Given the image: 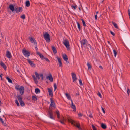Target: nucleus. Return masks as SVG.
I'll use <instances>...</instances> for the list:
<instances>
[{
    "label": "nucleus",
    "mask_w": 130,
    "mask_h": 130,
    "mask_svg": "<svg viewBox=\"0 0 130 130\" xmlns=\"http://www.w3.org/2000/svg\"><path fill=\"white\" fill-rule=\"evenodd\" d=\"M15 89L17 91H19L21 95H23L24 92V88L23 86L19 87V85H16L15 86Z\"/></svg>",
    "instance_id": "1"
},
{
    "label": "nucleus",
    "mask_w": 130,
    "mask_h": 130,
    "mask_svg": "<svg viewBox=\"0 0 130 130\" xmlns=\"http://www.w3.org/2000/svg\"><path fill=\"white\" fill-rule=\"evenodd\" d=\"M68 121L71 123L72 124L74 125V126L77 127L79 130H82V129L80 127V125L79 123L75 122L74 121L71 119H69Z\"/></svg>",
    "instance_id": "2"
},
{
    "label": "nucleus",
    "mask_w": 130,
    "mask_h": 130,
    "mask_svg": "<svg viewBox=\"0 0 130 130\" xmlns=\"http://www.w3.org/2000/svg\"><path fill=\"white\" fill-rule=\"evenodd\" d=\"M43 36L47 42H49L50 41V35L48 32H46L43 34Z\"/></svg>",
    "instance_id": "3"
},
{
    "label": "nucleus",
    "mask_w": 130,
    "mask_h": 130,
    "mask_svg": "<svg viewBox=\"0 0 130 130\" xmlns=\"http://www.w3.org/2000/svg\"><path fill=\"white\" fill-rule=\"evenodd\" d=\"M22 52L23 55L26 57H28L30 55V53L29 52L27 51L26 49L22 50Z\"/></svg>",
    "instance_id": "4"
},
{
    "label": "nucleus",
    "mask_w": 130,
    "mask_h": 130,
    "mask_svg": "<svg viewBox=\"0 0 130 130\" xmlns=\"http://www.w3.org/2000/svg\"><path fill=\"white\" fill-rule=\"evenodd\" d=\"M81 43L82 46H83L84 47H85L87 48H88V47H86L88 44L86 40L84 39L82 40Z\"/></svg>",
    "instance_id": "5"
},
{
    "label": "nucleus",
    "mask_w": 130,
    "mask_h": 130,
    "mask_svg": "<svg viewBox=\"0 0 130 130\" xmlns=\"http://www.w3.org/2000/svg\"><path fill=\"white\" fill-rule=\"evenodd\" d=\"M63 43L68 50L70 49L69 42L67 39H65L64 40Z\"/></svg>",
    "instance_id": "6"
},
{
    "label": "nucleus",
    "mask_w": 130,
    "mask_h": 130,
    "mask_svg": "<svg viewBox=\"0 0 130 130\" xmlns=\"http://www.w3.org/2000/svg\"><path fill=\"white\" fill-rule=\"evenodd\" d=\"M51 104L50 105L49 109H52L51 108L53 107L54 109L55 108V104L54 101L52 99V98L50 99Z\"/></svg>",
    "instance_id": "7"
},
{
    "label": "nucleus",
    "mask_w": 130,
    "mask_h": 130,
    "mask_svg": "<svg viewBox=\"0 0 130 130\" xmlns=\"http://www.w3.org/2000/svg\"><path fill=\"white\" fill-rule=\"evenodd\" d=\"M15 6L14 5L12 4H10L9 5V8L12 12L14 11L15 10V7H14Z\"/></svg>",
    "instance_id": "8"
},
{
    "label": "nucleus",
    "mask_w": 130,
    "mask_h": 130,
    "mask_svg": "<svg viewBox=\"0 0 130 130\" xmlns=\"http://www.w3.org/2000/svg\"><path fill=\"white\" fill-rule=\"evenodd\" d=\"M22 8L21 7H15V11L17 13H18L20 12H22Z\"/></svg>",
    "instance_id": "9"
},
{
    "label": "nucleus",
    "mask_w": 130,
    "mask_h": 130,
    "mask_svg": "<svg viewBox=\"0 0 130 130\" xmlns=\"http://www.w3.org/2000/svg\"><path fill=\"white\" fill-rule=\"evenodd\" d=\"M48 113L49 117L51 119H53V115L52 109H49Z\"/></svg>",
    "instance_id": "10"
},
{
    "label": "nucleus",
    "mask_w": 130,
    "mask_h": 130,
    "mask_svg": "<svg viewBox=\"0 0 130 130\" xmlns=\"http://www.w3.org/2000/svg\"><path fill=\"white\" fill-rule=\"evenodd\" d=\"M71 75L73 82H74L77 80V77L75 73H71Z\"/></svg>",
    "instance_id": "11"
},
{
    "label": "nucleus",
    "mask_w": 130,
    "mask_h": 130,
    "mask_svg": "<svg viewBox=\"0 0 130 130\" xmlns=\"http://www.w3.org/2000/svg\"><path fill=\"white\" fill-rule=\"evenodd\" d=\"M29 39L30 40V41L32 43H34L35 45H37V43L36 40L32 37H29Z\"/></svg>",
    "instance_id": "12"
},
{
    "label": "nucleus",
    "mask_w": 130,
    "mask_h": 130,
    "mask_svg": "<svg viewBox=\"0 0 130 130\" xmlns=\"http://www.w3.org/2000/svg\"><path fill=\"white\" fill-rule=\"evenodd\" d=\"M6 56L8 58H10L12 57V56L10 52L7 51L6 53Z\"/></svg>",
    "instance_id": "13"
},
{
    "label": "nucleus",
    "mask_w": 130,
    "mask_h": 130,
    "mask_svg": "<svg viewBox=\"0 0 130 130\" xmlns=\"http://www.w3.org/2000/svg\"><path fill=\"white\" fill-rule=\"evenodd\" d=\"M46 78L49 79L50 81L51 82L53 81V78L51 74H50L48 76H46Z\"/></svg>",
    "instance_id": "14"
},
{
    "label": "nucleus",
    "mask_w": 130,
    "mask_h": 130,
    "mask_svg": "<svg viewBox=\"0 0 130 130\" xmlns=\"http://www.w3.org/2000/svg\"><path fill=\"white\" fill-rule=\"evenodd\" d=\"M48 91L49 95L52 97L53 96V93L52 91V89L50 88H48Z\"/></svg>",
    "instance_id": "15"
},
{
    "label": "nucleus",
    "mask_w": 130,
    "mask_h": 130,
    "mask_svg": "<svg viewBox=\"0 0 130 130\" xmlns=\"http://www.w3.org/2000/svg\"><path fill=\"white\" fill-rule=\"evenodd\" d=\"M57 58L59 62L58 64L59 66L61 67H62V63L61 62V59L59 58L58 57H57Z\"/></svg>",
    "instance_id": "16"
},
{
    "label": "nucleus",
    "mask_w": 130,
    "mask_h": 130,
    "mask_svg": "<svg viewBox=\"0 0 130 130\" xmlns=\"http://www.w3.org/2000/svg\"><path fill=\"white\" fill-rule=\"evenodd\" d=\"M37 53L38 55L40 56V58L41 59H43L45 58L44 56L40 52L37 51Z\"/></svg>",
    "instance_id": "17"
},
{
    "label": "nucleus",
    "mask_w": 130,
    "mask_h": 130,
    "mask_svg": "<svg viewBox=\"0 0 130 130\" xmlns=\"http://www.w3.org/2000/svg\"><path fill=\"white\" fill-rule=\"evenodd\" d=\"M27 61L28 63L30 64L31 65L32 67H35V64L33 63L32 61H31L30 60L28 59Z\"/></svg>",
    "instance_id": "18"
},
{
    "label": "nucleus",
    "mask_w": 130,
    "mask_h": 130,
    "mask_svg": "<svg viewBox=\"0 0 130 130\" xmlns=\"http://www.w3.org/2000/svg\"><path fill=\"white\" fill-rule=\"evenodd\" d=\"M71 103L72 104L71 105V107L72 109H73V111H76V108L75 105H73L72 101Z\"/></svg>",
    "instance_id": "19"
},
{
    "label": "nucleus",
    "mask_w": 130,
    "mask_h": 130,
    "mask_svg": "<svg viewBox=\"0 0 130 130\" xmlns=\"http://www.w3.org/2000/svg\"><path fill=\"white\" fill-rule=\"evenodd\" d=\"M65 95L67 99H68L69 100H70L71 101H72L71 99V98L70 96L68 94V93H65Z\"/></svg>",
    "instance_id": "20"
},
{
    "label": "nucleus",
    "mask_w": 130,
    "mask_h": 130,
    "mask_svg": "<svg viewBox=\"0 0 130 130\" xmlns=\"http://www.w3.org/2000/svg\"><path fill=\"white\" fill-rule=\"evenodd\" d=\"M0 65L2 66L3 68H4L5 70L6 68V65L2 62H1L0 63Z\"/></svg>",
    "instance_id": "21"
},
{
    "label": "nucleus",
    "mask_w": 130,
    "mask_h": 130,
    "mask_svg": "<svg viewBox=\"0 0 130 130\" xmlns=\"http://www.w3.org/2000/svg\"><path fill=\"white\" fill-rule=\"evenodd\" d=\"M52 47L54 54L56 53H57V51L55 47L54 46H52Z\"/></svg>",
    "instance_id": "22"
},
{
    "label": "nucleus",
    "mask_w": 130,
    "mask_h": 130,
    "mask_svg": "<svg viewBox=\"0 0 130 130\" xmlns=\"http://www.w3.org/2000/svg\"><path fill=\"white\" fill-rule=\"evenodd\" d=\"M101 126L102 128L104 129H106L107 128L106 125L103 123H102L101 124Z\"/></svg>",
    "instance_id": "23"
},
{
    "label": "nucleus",
    "mask_w": 130,
    "mask_h": 130,
    "mask_svg": "<svg viewBox=\"0 0 130 130\" xmlns=\"http://www.w3.org/2000/svg\"><path fill=\"white\" fill-rule=\"evenodd\" d=\"M63 57L64 60L65 61H67L68 60V58L67 55L66 54L63 55Z\"/></svg>",
    "instance_id": "24"
},
{
    "label": "nucleus",
    "mask_w": 130,
    "mask_h": 130,
    "mask_svg": "<svg viewBox=\"0 0 130 130\" xmlns=\"http://www.w3.org/2000/svg\"><path fill=\"white\" fill-rule=\"evenodd\" d=\"M35 93L36 94H38V93H39L40 92V90L38 88H36L35 89Z\"/></svg>",
    "instance_id": "25"
},
{
    "label": "nucleus",
    "mask_w": 130,
    "mask_h": 130,
    "mask_svg": "<svg viewBox=\"0 0 130 130\" xmlns=\"http://www.w3.org/2000/svg\"><path fill=\"white\" fill-rule=\"evenodd\" d=\"M27 7H29L30 5V3L29 1H27L25 3Z\"/></svg>",
    "instance_id": "26"
},
{
    "label": "nucleus",
    "mask_w": 130,
    "mask_h": 130,
    "mask_svg": "<svg viewBox=\"0 0 130 130\" xmlns=\"http://www.w3.org/2000/svg\"><path fill=\"white\" fill-rule=\"evenodd\" d=\"M17 98L19 102L22 101V97L21 95H19L17 96Z\"/></svg>",
    "instance_id": "27"
},
{
    "label": "nucleus",
    "mask_w": 130,
    "mask_h": 130,
    "mask_svg": "<svg viewBox=\"0 0 130 130\" xmlns=\"http://www.w3.org/2000/svg\"><path fill=\"white\" fill-rule=\"evenodd\" d=\"M112 23L114 27L117 28H118V27L117 26V24L114 22H112Z\"/></svg>",
    "instance_id": "28"
},
{
    "label": "nucleus",
    "mask_w": 130,
    "mask_h": 130,
    "mask_svg": "<svg viewBox=\"0 0 130 130\" xmlns=\"http://www.w3.org/2000/svg\"><path fill=\"white\" fill-rule=\"evenodd\" d=\"M6 79L8 80V81L10 83H12V81L11 80V79L10 78L8 77H6Z\"/></svg>",
    "instance_id": "29"
},
{
    "label": "nucleus",
    "mask_w": 130,
    "mask_h": 130,
    "mask_svg": "<svg viewBox=\"0 0 130 130\" xmlns=\"http://www.w3.org/2000/svg\"><path fill=\"white\" fill-rule=\"evenodd\" d=\"M56 113L57 114V118H59L60 114L59 111L58 110H57L56 112Z\"/></svg>",
    "instance_id": "30"
},
{
    "label": "nucleus",
    "mask_w": 130,
    "mask_h": 130,
    "mask_svg": "<svg viewBox=\"0 0 130 130\" xmlns=\"http://www.w3.org/2000/svg\"><path fill=\"white\" fill-rule=\"evenodd\" d=\"M21 106H24L25 105V103L22 101L19 102Z\"/></svg>",
    "instance_id": "31"
},
{
    "label": "nucleus",
    "mask_w": 130,
    "mask_h": 130,
    "mask_svg": "<svg viewBox=\"0 0 130 130\" xmlns=\"http://www.w3.org/2000/svg\"><path fill=\"white\" fill-rule=\"evenodd\" d=\"M87 65L88 67V70H90L91 67V64L89 63L88 62L87 63Z\"/></svg>",
    "instance_id": "32"
},
{
    "label": "nucleus",
    "mask_w": 130,
    "mask_h": 130,
    "mask_svg": "<svg viewBox=\"0 0 130 130\" xmlns=\"http://www.w3.org/2000/svg\"><path fill=\"white\" fill-rule=\"evenodd\" d=\"M35 74L37 78L38 79H40V77H39V75L38 74V73H37V72H35Z\"/></svg>",
    "instance_id": "33"
},
{
    "label": "nucleus",
    "mask_w": 130,
    "mask_h": 130,
    "mask_svg": "<svg viewBox=\"0 0 130 130\" xmlns=\"http://www.w3.org/2000/svg\"><path fill=\"white\" fill-rule=\"evenodd\" d=\"M81 20L82 21L83 25L84 27L85 26H86L85 23V21H84V20L83 19H81Z\"/></svg>",
    "instance_id": "34"
},
{
    "label": "nucleus",
    "mask_w": 130,
    "mask_h": 130,
    "mask_svg": "<svg viewBox=\"0 0 130 130\" xmlns=\"http://www.w3.org/2000/svg\"><path fill=\"white\" fill-rule=\"evenodd\" d=\"M77 6L76 5H75L74 6H72L71 7L72 8H74V10H75L76 9V8H77Z\"/></svg>",
    "instance_id": "35"
},
{
    "label": "nucleus",
    "mask_w": 130,
    "mask_h": 130,
    "mask_svg": "<svg viewBox=\"0 0 130 130\" xmlns=\"http://www.w3.org/2000/svg\"><path fill=\"white\" fill-rule=\"evenodd\" d=\"M32 99L34 101L36 100H37V98L36 96H32Z\"/></svg>",
    "instance_id": "36"
},
{
    "label": "nucleus",
    "mask_w": 130,
    "mask_h": 130,
    "mask_svg": "<svg viewBox=\"0 0 130 130\" xmlns=\"http://www.w3.org/2000/svg\"><path fill=\"white\" fill-rule=\"evenodd\" d=\"M113 51L114 54V56L115 57L117 55V52L114 49L113 50Z\"/></svg>",
    "instance_id": "37"
},
{
    "label": "nucleus",
    "mask_w": 130,
    "mask_h": 130,
    "mask_svg": "<svg viewBox=\"0 0 130 130\" xmlns=\"http://www.w3.org/2000/svg\"><path fill=\"white\" fill-rule=\"evenodd\" d=\"M77 24L78 27V29L80 30L81 28H80V24L79 23H78V22L77 23Z\"/></svg>",
    "instance_id": "38"
},
{
    "label": "nucleus",
    "mask_w": 130,
    "mask_h": 130,
    "mask_svg": "<svg viewBox=\"0 0 130 130\" xmlns=\"http://www.w3.org/2000/svg\"><path fill=\"white\" fill-rule=\"evenodd\" d=\"M15 103L18 106H20L19 104L17 99L15 100Z\"/></svg>",
    "instance_id": "39"
},
{
    "label": "nucleus",
    "mask_w": 130,
    "mask_h": 130,
    "mask_svg": "<svg viewBox=\"0 0 130 130\" xmlns=\"http://www.w3.org/2000/svg\"><path fill=\"white\" fill-rule=\"evenodd\" d=\"M92 127L93 130H97V129L95 127V126L94 125H92Z\"/></svg>",
    "instance_id": "40"
},
{
    "label": "nucleus",
    "mask_w": 130,
    "mask_h": 130,
    "mask_svg": "<svg viewBox=\"0 0 130 130\" xmlns=\"http://www.w3.org/2000/svg\"><path fill=\"white\" fill-rule=\"evenodd\" d=\"M54 91H55L57 88V86L56 84L55 83L54 84Z\"/></svg>",
    "instance_id": "41"
},
{
    "label": "nucleus",
    "mask_w": 130,
    "mask_h": 130,
    "mask_svg": "<svg viewBox=\"0 0 130 130\" xmlns=\"http://www.w3.org/2000/svg\"><path fill=\"white\" fill-rule=\"evenodd\" d=\"M0 121L2 123L3 125H5V124L4 123V121H3V119L1 118H0Z\"/></svg>",
    "instance_id": "42"
},
{
    "label": "nucleus",
    "mask_w": 130,
    "mask_h": 130,
    "mask_svg": "<svg viewBox=\"0 0 130 130\" xmlns=\"http://www.w3.org/2000/svg\"><path fill=\"white\" fill-rule=\"evenodd\" d=\"M40 76L42 80H43V74H40Z\"/></svg>",
    "instance_id": "43"
},
{
    "label": "nucleus",
    "mask_w": 130,
    "mask_h": 130,
    "mask_svg": "<svg viewBox=\"0 0 130 130\" xmlns=\"http://www.w3.org/2000/svg\"><path fill=\"white\" fill-rule=\"evenodd\" d=\"M21 17L22 19H25V16L24 14L21 16Z\"/></svg>",
    "instance_id": "44"
},
{
    "label": "nucleus",
    "mask_w": 130,
    "mask_h": 130,
    "mask_svg": "<svg viewBox=\"0 0 130 130\" xmlns=\"http://www.w3.org/2000/svg\"><path fill=\"white\" fill-rule=\"evenodd\" d=\"M59 121L62 124H64V121H62L61 120H60Z\"/></svg>",
    "instance_id": "45"
},
{
    "label": "nucleus",
    "mask_w": 130,
    "mask_h": 130,
    "mask_svg": "<svg viewBox=\"0 0 130 130\" xmlns=\"http://www.w3.org/2000/svg\"><path fill=\"white\" fill-rule=\"evenodd\" d=\"M127 93L128 95H129V94L130 93V90L128 88L127 89Z\"/></svg>",
    "instance_id": "46"
},
{
    "label": "nucleus",
    "mask_w": 130,
    "mask_h": 130,
    "mask_svg": "<svg viewBox=\"0 0 130 130\" xmlns=\"http://www.w3.org/2000/svg\"><path fill=\"white\" fill-rule=\"evenodd\" d=\"M79 83H80V85L81 86H82L83 85V84H82V80H81V79H80L79 80Z\"/></svg>",
    "instance_id": "47"
},
{
    "label": "nucleus",
    "mask_w": 130,
    "mask_h": 130,
    "mask_svg": "<svg viewBox=\"0 0 130 130\" xmlns=\"http://www.w3.org/2000/svg\"><path fill=\"white\" fill-rule=\"evenodd\" d=\"M34 79V82H35V83L36 84H37L38 83V81H37V79L36 78H35Z\"/></svg>",
    "instance_id": "48"
},
{
    "label": "nucleus",
    "mask_w": 130,
    "mask_h": 130,
    "mask_svg": "<svg viewBox=\"0 0 130 130\" xmlns=\"http://www.w3.org/2000/svg\"><path fill=\"white\" fill-rule=\"evenodd\" d=\"M101 108H102V111H103V112L104 113H105V111L104 108L103 107H101Z\"/></svg>",
    "instance_id": "49"
},
{
    "label": "nucleus",
    "mask_w": 130,
    "mask_h": 130,
    "mask_svg": "<svg viewBox=\"0 0 130 130\" xmlns=\"http://www.w3.org/2000/svg\"><path fill=\"white\" fill-rule=\"evenodd\" d=\"M98 95L100 98H102V96L101 95V93L99 92L98 94Z\"/></svg>",
    "instance_id": "50"
},
{
    "label": "nucleus",
    "mask_w": 130,
    "mask_h": 130,
    "mask_svg": "<svg viewBox=\"0 0 130 130\" xmlns=\"http://www.w3.org/2000/svg\"><path fill=\"white\" fill-rule=\"evenodd\" d=\"M88 115L90 117L92 118L93 116L92 114H90L89 115Z\"/></svg>",
    "instance_id": "51"
},
{
    "label": "nucleus",
    "mask_w": 130,
    "mask_h": 130,
    "mask_svg": "<svg viewBox=\"0 0 130 130\" xmlns=\"http://www.w3.org/2000/svg\"><path fill=\"white\" fill-rule=\"evenodd\" d=\"M110 33L113 36H115V34H114V33L113 32H112V31H110Z\"/></svg>",
    "instance_id": "52"
},
{
    "label": "nucleus",
    "mask_w": 130,
    "mask_h": 130,
    "mask_svg": "<svg viewBox=\"0 0 130 130\" xmlns=\"http://www.w3.org/2000/svg\"><path fill=\"white\" fill-rule=\"evenodd\" d=\"M45 60L46 61L49 62H50V61H49V59L47 58H45Z\"/></svg>",
    "instance_id": "53"
},
{
    "label": "nucleus",
    "mask_w": 130,
    "mask_h": 130,
    "mask_svg": "<svg viewBox=\"0 0 130 130\" xmlns=\"http://www.w3.org/2000/svg\"><path fill=\"white\" fill-rule=\"evenodd\" d=\"M61 120L63 121H66L65 119L64 118V117L63 118L61 119Z\"/></svg>",
    "instance_id": "54"
},
{
    "label": "nucleus",
    "mask_w": 130,
    "mask_h": 130,
    "mask_svg": "<svg viewBox=\"0 0 130 130\" xmlns=\"http://www.w3.org/2000/svg\"><path fill=\"white\" fill-rule=\"evenodd\" d=\"M78 116L79 117H80L82 116V115L81 113H79L78 114Z\"/></svg>",
    "instance_id": "55"
},
{
    "label": "nucleus",
    "mask_w": 130,
    "mask_h": 130,
    "mask_svg": "<svg viewBox=\"0 0 130 130\" xmlns=\"http://www.w3.org/2000/svg\"><path fill=\"white\" fill-rule=\"evenodd\" d=\"M3 74H0V77L1 78V80H3V79H2V76H1V75H3Z\"/></svg>",
    "instance_id": "56"
},
{
    "label": "nucleus",
    "mask_w": 130,
    "mask_h": 130,
    "mask_svg": "<svg viewBox=\"0 0 130 130\" xmlns=\"http://www.w3.org/2000/svg\"><path fill=\"white\" fill-rule=\"evenodd\" d=\"M97 15H95V19L96 20L97 19Z\"/></svg>",
    "instance_id": "57"
},
{
    "label": "nucleus",
    "mask_w": 130,
    "mask_h": 130,
    "mask_svg": "<svg viewBox=\"0 0 130 130\" xmlns=\"http://www.w3.org/2000/svg\"><path fill=\"white\" fill-rule=\"evenodd\" d=\"M128 14L129 15L130 14V9H129L128 10Z\"/></svg>",
    "instance_id": "58"
},
{
    "label": "nucleus",
    "mask_w": 130,
    "mask_h": 130,
    "mask_svg": "<svg viewBox=\"0 0 130 130\" xmlns=\"http://www.w3.org/2000/svg\"><path fill=\"white\" fill-rule=\"evenodd\" d=\"M32 77H33V78L34 79L35 78H36L35 76L34 75H32Z\"/></svg>",
    "instance_id": "59"
},
{
    "label": "nucleus",
    "mask_w": 130,
    "mask_h": 130,
    "mask_svg": "<svg viewBox=\"0 0 130 130\" xmlns=\"http://www.w3.org/2000/svg\"><path fill=\"white\" fill-rule=\"evenodd\" d=\"M99 68H100L101 69H103L102 66L101 65L100 66Z\"/></svg>",
    "instance_id": "60"
},
{
    "label": "nucleus",
    "mask_w": 130,
    "mask_h": 130,
    "mask_svg": "<svg viewBox=\"0 0 130 130\" xmlns=\"http://www.w3.org/2000/svg\"><path fill=\"white\" fill-rule=\"evenodd\" d=\"M35 49H36V51H37L38 50V48H37V47L36 46L35 47Z\"/></svg>",
    "instance_id": "61"
},
{
    "label": "nucleus",
    "mask_w": 130,
    "mask_h": 130,
    "mask_svg": "<svg viewBox=\"0 0 130 130\" xmlns=\"http://www.w3.org/2000/svg\"><path fill=\"white\" fill-rule=\"evenodd\" d=\"M1 35L2 37H3V36L4 35L2 33H1Z\"/></svg>",
    "instance_id": "62"
},
{
    "label": "nucleus",
    "mask_w": 130,
    "mask_h": 130,
    "mask_svg": "<svg viewBox=\"0 0 130 130\" xmlns=\"http://www.w3.org/2000/svg\"><path fill=\"white\" fill-rule=\"evenodd\" d=\"M88 45L89 46V47L90 48H91V45H90V44H88Z\"/></svg>",
    "instance_id": "63"
},
{
    "label": "nucleus",
    "mask_w": 130,
    "mask_h": 130,
    "mask_svg": "<svg viewBox=\"0 0 130 130\" xmlns=\"http://www.w3.org/2000/svg\"><path fill=\"white\" fill-rule=\"evenodd\" d=\"M66 61V63H69V62L68 61V60H67V61Z\"/></svg>",
    "instance_id": "64"
}]
</instances>
